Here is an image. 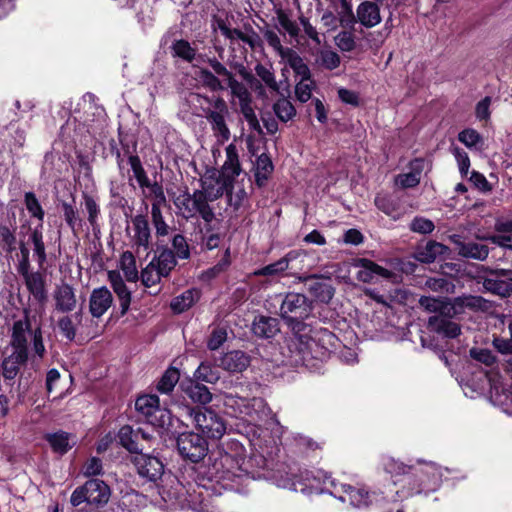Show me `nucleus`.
<instances>
[{"label": "nucleus", "instance_id": "nucleus-10", "mask_svg": "<svg viewBox=\"0 0 512 512\" xmlns=\"http://www.w3.org/2000/svg\"><path fill=\"white\" fill-rule=\"evenodd\" d=\"M326 478V474L320 470L304 469L294 474L291 483L284 487L302 493L318 492Z\"/></svg>", "mask_w": 512, "mask_h": 512}, {"label": "nucleus", "instance_id": "nucleus-51", "mask_svg": "<svg viewBox=\"0 0 512 512\" xmlns=\"http://www.w3.org/2000/svg\"><path fill=\"white\" fill-rule=\"evenodd\" d=\"M16 244L15 228L11 229L7 225L0 223V250L11 253L16 249Z\"/></svg>", "mask_w": 512, "mask_h": 512}, {"label": "nucleus", "instance_id": "nucleus-44", "mask_svg": "<svg viewBox=\"0 0 512 512\" xmlns=\"http://www.w3.org/2000/svg\"><path fill=\"white\" fill-rule=\"evenodd\" d=\"M308 292L319 302L329 303L335 293V289L327 283L315 281L308 285Z\"/></svg>", "mask_w": 512, "mask_h": 512}, {"label": "nucleus", "instance_id": "nucleus-18", "mask_svg": "<svg viewBox=\"0 0 512 512\" xmlns=\"http://www.w3.org/2000/svg\"><path fill=\"white\" fill-rule=\"evenodd\" d=\"M55 310L60 313H70L77 306L75 289L68 283L57 285L53 291Z\"/></svg>", "mask_w": 512, "mask_h": 512}, {"label": "nucleus", "instance_id": "nucleus-41", "mask_svg": "<svg viewBox=\"0 0 512 512\" xmlns=\"http://www.w3.org/2000/svg\"><path fill=\"white\" fill-rule=\"evenodd\" d=\"M382 466L384 471L390 474L391 478L394 479V484H397V477L407 475L412 470V466L406 465L389 456L382 458Z\"/></svg>", "mask_w": 512, "mask_h": 512}, {"label": "nucleus", "instance_id": "nucleus-1", "mask_svg": "<svg viewBox=\"0 0 512 512\" xmlns=\"http://www.w3.org/2000/svg\"><path fill=\"white\" fill-rule=\"evenodd\" d=\"M223 195V190L214 189L212 186L203 185L202 189L195 190L192 194L184 192L175 200L174 204L186 219L200 216L206 223L215 218V213L209 202H213Z\"/></svg>", "mask_w": 512, "mask_h": 512}, {"label": "nucleus", "instance_id": "nucleus-52", "mask_svg": "<svg viewBox=\"0 0 512 512\" xmlns=\"http://www.w3.org/2000/svg\"><path fill=\"white\" fill-rule=\"evenodd\" d=\"M82 315L81 310L76 312L73 316H63L58 320V327L61 334L69 341H73L76 337V325L73 322L75 319H80Z\"/></svg>", "mask_w": 512, "mask_h": 512}, {"label": "nucleus", "instance_id": "nucleus-37", "mask_svg": "<svg viewBox=\"0 0 512 512\" xmlns=\"http://www.w3.org/2000/svg\"><path fill=\"white\" fill-rule=\"evenodd\" d=\"M197 80L201 85L212 92L222 91L226 89V86L219 79V75L215 71H211L207 68H199L196 72Z\"/></svg>", "mask_w": 512, "mask_h": 512}, {"label": "nucleus", "instance_id": "nucleus-57", "mask_svg": "<svg viewBox=\"0 0 512 512\" xmlns=\"http://www.w3.org/2000/svg\"><path fill=\"white\" fill-rule=\"evenodd\" d=\"M483 286L487 291L500 296H509L512 293V285L499 279L485 278Z\"/></svg>", "mask_w": 512, "mask_h": 512}, {"label": "nucleus", "instance_id": "nucleus-26", "mask_svg": "<svg viewBox=\"0 0 512 512\" xmlns=\"http://www.w3.org/2000/svg\"><path fill=\"white\" fill-rule=\"evenodd\" d=\"M448 252L449 248L446 245L430 240L425 245L417 248L414 257L421 263L430 264Z\"/></svg>", "mask_w": 512, "mask_h": 512}, {"label": "nucleus", "instance_id": "nucleus-19", "mask_svg": "<svg viewBox=\"0 0 512 512\" xmlns=\"http://www.w3.org/2000/svg\"><path fill=\"white\" fill-rule=\"evenodd\" d=\"M108 280L111 287L116 294L120 304V314L124 316L130 307L131 303V291L126 286L119 271L111 270L108 272Z\"/></svg>", "mask_w": 512, "mask_h": 512}, {"label": "nucleus", "instance_id": "nucleus-9", "mask_svg": "<svg viewBox=\"0 0 512 512\" xmlns=\"http://www.w3.org/2000/svg\"><path fill=\"white\" fill-rule=\"evenodd\" d=\"M132 226L126 227L131 247L139 252L140 249L148 250L151 242V229L148 219L143 214H138L131 219Z\"/></svg>", "mask_w": 512, "mask_h": 512}, {"label": "nucleus", "instance_id": "nucleus-46", "mask_svg": "<svg viewBox=\"0 0 512 512\" xmlns=\"http://www.w3.org/2000/svg\"><path fill=\"white\" fill-rule=\"evenodd\" d=\"M224 193L227 196L229 206L235 211L239 210L248 198L244 187L236 185L235 182L232 183V186L227 187Z\"/></svg>", "mask_w": 512, "mask_h": 512}, {"label": "nucleus", "instance_id": "nucleus-50", "mask_svg": "<svg viewBox=\"0 0 512 512\" xmlns=\"http://www.w3.org/2000/svg\"><path fill=\"white\" fill-rule=\"evenodd\" d=\"M273 111L282 122H288L296 116V109L287 98L278 99L273 105Z\"/></svg>", "mask_w": 512, "mask_h": 512}, {"label": "nucleus", "instance_id": "nucleus-56", "mask_svg": "<svg viewBox=\"0 0 512 512\" xmlns=\"http://www.w3.org/2000/svg\"><path fill=\"white\" fill-rule=\"evenodd\" d=\"M276 16L279 25L285 30V32L291 37V38H298L300 35V28L296 21L292 20L289 15L282 9H278L276 11Z\"/></svg>", "mask_w": 512, "mask_h": 512}, {"label": "nucleus", "instance_id": "nucleus-28", "mask_svg": "<svg viewBox=\"0 0 512 512\" xmlns=\"http://www.w3.org/2000/svg\"><path fill=\"white\" fill-rule=\"evenodd\" d=\"M27 360L28 355L12 351L10 355L3 359L1 364L4 379L14 380L20 368L26 364Z\"/></svg>", "mask_w": 512, "mask_h": 512}, {"label": "nucleus", "instance_id": "nucleus-64", "mask_svg": "<svg viewBox=\"0 0 512 512\" xmlns=\"http://www.w3.org/2000/svg\"><path fill=\"white\" fill-rule=\"evenodd\" d=\"M247 400L248 398L245 397L227 394L224 398V405L227 409H230L236 417H241L245 412Z\"/></svg>", "mask_w": 512, "mask_h": 512}, {"label": "nucleus", "instance_id": "nucleus-13", "mask_svg": "<svg viewBox=\"0 0 512 512\" xmlns=\"http://www.w3.org/2000/svg\"><path fill=\"white\" fill-rule=\"evenodd\" d=\"M132 463L139 476L151 482H156L164 473L162 461L158 457L142 453V451L133 456Z\"/></svg>", "mask_w": 512, "mask_h": 512}, {"label": "nucleus", "instance_id": "nucleus-58", "mask_svg": "<svg viewBox=\"0 0 512 512\" xmlns=\"http://www.w3.org/2000/svg\"><path fill=\"white\" fill-rule=\"evenodd\" d=\"M255 73L269 89L274 92H279L280 87L271 68L259 63L255 66Z\"/></svg>", "mask_w": 512, "mask_h": 512}, {"label": "nucleus", "instance_id": "nucleus-24", "mask_svg": "<svg viewBox=\"0 0 512 512\" xmlns=\"http://www.w3.org/2000/svg\"><path fill=\"white\" fill-rule=\"evenodd\" d=\"M427 327L430 331L447 338H456L461 333L460 325L444 316H431Z\"/></svg>", "mask_w": 512, "mask_h": 512}, {"label": "nucleus", "instance_id": "nucleus-5", "mask_svg": "<svg viewBox=\"0 0 512 512\" xmlns=\"http://www.w3.org/2000/svg\"><path fill=\"white\" fill-rule=\"evenodd\" d=\"M204 100L209 104V107L203 108V112L211 125L212 131L222 141H227L230 138V130L226 124V117L229 115L226 101L219 96H204Z\"/></svg>", "mask_w": 512, "mask_h": 512}, {"label": "nucleus", "instance_id": "nucleus-29", "mask_svg": "<svg viewBox=\"0 0 512 512\" xmlns=\"http://www.w3.org/2000/svg\"><path fill=\"white\" fill-rule=\"evenodd\" d=\"M458 254L464 258H471L478 261H484L489 255V247L487 245L476 242L454 241Z\"/></svg>", "mask_w": 512, "mask_h": 512}, {"label": "nucleus", "instance_id": "nucleus-33", "mask_svg": "<svg viewBox=\"0 0 512 512\" xmlns=\"http://www.w3.org/2000/svg\"><path fill=\"white\" fill-rule=\"evenodd\" d=\"M274 166L270 157L263 153L256 159L254 168L255 182L259 187H262L267 182L271 173L273 172Z\"/></svg>", "mask_w": 512, "mask_h": 512}, {"label": "nucleus", "instance_id": "nucleus-3", "mask_svg": "<svg viewBox=\"0 0 512 512\" xmlns=\"http://www.w3.org/2000/svg\"><path fill=\"white\" fill-rule=\"evenodd\" d=\"M313 310V302L302 293H287L280 305V316L293 331L305 328L303 320L308 318Z\"/></svg>", "mask_w": 512, "mask_h": 512}, {"label": "nucleus", "instance_id": "nucleus-36", "mask_svg": "<svg viewBox=\"0 0 512 512\" xmlns=\"http://www.w3.org/2000/svg\"><path fill=\"white\" fill-rule=\"evenodd\" d=\"M39 226H40V228H38V227L35 229L31 228V230L28 233L29 234L28 241H31V243L33 244L34 256L37 259L39 267L42 268L47 260V256H46L45 244L43 241V234L41 231L42 224H40Z\"/></svg>", "mask_w": 512, "mask_h": 512}, {"label": "nucleus", "instance_id": "nucleus-8", "mask_svg": "<svg viewBox=\"0 0 512 512\" xmlns=\"http://www.w3.org/2000/svg\"><path fill=\"white\" fill-rule=\"evenodd\" d=\"M420 482L417 486L407 488V496L428 494L436 491L442 483V468L434 462L427 464L426 468L417 473Z\"/></svg>", "mask_w": 512, "mask_h": 512}, {"label": "nucleus", "instance_id": "nucleus-59", "mask_svg": "<svg viewBox=\"0 0 512 512\" xmlns=\"http://www.w3.org/2000/svg\"><path fill=\"white\" fill-rule=\"evenodd\" d=\"M173 54L187 62H192L196 56V50L186 40H177L172 45Z\"/></svg>", "mask_w": 512, "mask_h": 512}, {"label": "nucleus", "instance_id": "nucleus-40", "mask_svg": "<svg viewBox=\"0 0 512 512\" xmlns=\"http://www.w3.org/2000/svg\"><path fill=\"white\" fill-rule=\"evenodd\" d=\"M345 492L347 493L351 505L356 508L368 507L373 503V499L375 498V493L371 494L362 488L348 486Z\"/></svg>", "mask_w": 512, "mask_h": 512}, {"label": "nucleus", "instance_id": "nucleus-48", "mask_svg": "<svg viewBox=\"0 0 512 512\" xmlns=\"http://www.w3.org/2000/svg\"><path fill=\"white\" fill-rule=\"evenodd\" d=\"M458 140L470 150H480L484 143L480 133L472 128H467L459 132Z\"/></svg>", "mask_w": 512, "mask_h": 512}, {"label": "nucleus", "instance_id": "nucleus-17", "mask_svg": "<svg viewBox=\"0 0 512 512\" xmlns=\"http://www.w3.org/2000/svg\"><path fill=\"white\" fill-rule=\"evenodd\" d=\"M357 266L359 270L356 274V278L363 283H373L379 278L391 279L394 276L392 271L379 266L369 259H359Z\"/></svg>", "mask_w": 512, "mask_h": 512}, {"label": "nucleus", "instance_id": "nucleus-60", "mask_svg": "<svg viewBox=\"0 0 512 512\" xmlns=\"http://www.w3.org/2000/svg\"><path fill=\"white\" fill-rule=\"evenodd\" d=\"M62 210L67 225L74 233H76L77 230L82 226V220L78 215L77 209L72 204L63 202Z\"/></svg>", "mask_w": 512, "mask_h": 512}, {"label": "nucleus", "instance_id": "nucleus-34", "mask_svg": "<svg viewBox=\"0 0 512 512\" xmlns=\"http://www.w3.org/2000/svg\"><path fill=\"white\" fill-rule=\"evenodd\" d=\"M46 440L52 450L60 455L67 453L74 446V442L70 441V434L64 431L47 434Z\"/></svg>", "mask_w": 512, "mask_h": 512}, {"label": "nucleus", "instance_id": "nucleus-49", "mask_svg": "<svg viewBox=\"0 0 512 512\" xmlns=\"http://www.w3.org/2000/svg\"><path fill=\"white\" fill-rule=\"evenodd\" d=\"M375 205L388 216L395 218L399 213V203L397 199L390 195L378 194L375 197Z\"/></svg>", "mask_w": 512, "mask_h": 512}, {"label": "nucleus", "instance_id": "nucleus-23", "mask_svg": "<svg viewBox=\"0 0 512 512\" xmlns=\"http://www.w3.org/2000/svg\"><path fill=\"white\" fill-rule=\"evenodd\" d=\"M84 490L88 494V504L105 505L110 497L109 486L100 479H90L85 482Z\"/></svg>", "mask_w": 512, "mask_h": 512}, {"label": "nucleus", "instance_id": "nucleus-4", "mask_svg": "<svg viewBox=\"0 0 512 512\" xmlns=\"http://www.w3.org/2000/svg\"><path fill=\"white\" fill-rule=\"evenodd\" d=\"M180 410V416L190 420L208 438L220 439L225 434L226 425L216 412L207 408L190 406H184Z\"/></svg>", "mask_w": 512, "mask_h": 512}, {"label": "nucleus", "instance_id": "nucleus-6", "mask_svg": "<svg viewBox=\"0 0 512 512\" xmlns=\"http://www.w3.org/2000/svg\"><path fill=\"white\" fill-rule=\"evenodd\" d=\"M136 410L153 426L164 427L170 421V412L160 408L157 395H143L135 401Z\"/></svg>", "mask_w": 512, "mask_h": 512}, {"label": "nucleus", "instance_id": "nucleus-25", "mask_svg": "<svg viewBox=\"0 0 512 512\" xmlns=\"http://www.w3.org/2000/svg\"><path fill=\"white\" fill-rule=\"evenodd\" d=\"M252 331L259 338H273L280 332L279 320L270 316H257L252 323Z\"/></svg>", "mask_w": 512, "mask_h": 512}, {"label": "nucleus", "instance_id": "nucleus-2", "mask_svg": "<svg viewBox=\"0 0 512 512\" xmlns=\"http://www.w3.org/2000/svg\"><path fill=\"white\" fill-rule=\"evenodd\" d=\"M298 332V330H295L294 333L286 339V351H284L283 354L287 357V361L290 365L308 366L310 360L319 358L324 352L319 348L315 339L305 334H299Z\"/></svg>", "mask_w": 512, "mask_h": 512}, {"label": "nucleus", "instance_id": "nucleus-55", "mask_svg": "<svg viewBox=\"0 0 512 512\" xmlns=\"http://www.w3.org/2000/svg\"><path fill=\"white\" fill-rule=\"evenodd\" d=\"M354 29H343L334 38L336 46L343 52H351L356 48Z\"/></svg>", "mask_w": 512, "mask_h": 512}, {"label": "nucleus", "instance_id": "nucleus-22", "mask_svg": "<svg viewBox=\"0 0 512 512\" xmlns=\"http://www.w3.org/2000/svg\"><path fill=\"white\" fill-rule=\"evenodd\" d=\"M301 255H304L302 251L292 250L289 251L284 257L280 258L274 263L266 265L260 269L254 271L255 276H267V277H275L283 274L286 270L289 269V265L291 262L296 260Z\"/></svg>", "mask_w": 512, "mask_h": 512}, {"label": "nucleus", "instance_id": "nucleus-61", "mask_svg": "<svg viewBox=\"0 0 512 512\" xmlns=\"http://www.w3.org/2000/svg\"><path fill=\"white\" fill-rule=\"evenodd\" d=\"M151 219L157 236H166L169 234V226L166 224L161 208L158 204L151 205Z\"/></svg>", "mask_w": 512, "mask_h": 512}, {"label": "nucleus", "instance_id": "nucleus-35", "mask_svg": "<svg viewBox=\"0 0 512 512\" xmlns=\"http://www.w3.org/2000/svg\"><path fill=\"white\" fill-rule=\"evenodd\" d=\"M421 164L422 161L418 159L412 162V171L397 175L395 178L396 185L404 189L417 186L420 183Z\"/></svg>", "mask_w": 512, "mask_h": 512}, {"label": "nucleus", "instance_id": "nucleus-47", "mask_svg": "<svg viewBox=\"0 0 512 512\" xmlns=\"http://www.w3.org/2000/svg\"><path fill=\"white\" fill-rule=\"evenodd\" d=\"M83 198L84 207L88 214V222L91 225L93 232L96 234L97 232H100V225L98 223L100 207L91 195L84 193Z\"/></svg>", "mask_w": 512, "mask_h": 512}, {"label": "nucleus", "instance_id": "nucleus-32", "mask_svg": "<svg viewBox=\"0 0 512 512\" xmlns=\"http://www.w3.org/2000/svg\"><path fill=\"white\" fill-rule=\"evenodd\" d=\"M151 264L160 272V275L167 277L175 268L177 261L174 252L164 248L152 259Z\"/></svg>", "mask_w": 512, "mask_h": 512}, {"label": "nucleus", "instance_id": "nucleus-14", "mask_svg": "<svg viewBox=\"0 0 512 512\" xmlns=\"http://www.w3.org/2000/svg\"><path fill=\"white\" fill-rule=\"evenodd\" d=\"M24 319L13 323L10 346L12 351L28 355V339L33 336L28 310H24Z\"/></svg>", "mask_w": 512, "mask_h": 512}, {"label": "nucleus", "instance_id": "nucleus-30", "mask_svg": "<svg viewBox=\"0 0 512 512\" xmlns=\"http://www.w3.org/2000/svg\"><path fill=\"white\" fill-rule=\"evenodd\" d=\"M181 386L184 393L193 402L205 405L212 400V394L209 389L197 380H190L187 383H183Z\"/></svg>", "mask_w": 512, "mask_h": 512}, {"label": "nucleus", "instance_id": "nucleus-63", "mask_svg": "<svg viewBox=\"0 0 512 512\" xmlns=\"http://www.w3.org/2000/svg\"><path fill=\"white\" fill-rule=\"evenodd\" d=\"M197 381L207 383H216L219 379V373L210 364L202 362L194 373Z\"/></svg>", "mask_w": 512, "mask_h": 512}, {"label": "nucleus", "instance_id": "nucleus-15", "mask_svg": "<svg viewBox=\"0 0 512 512\" xmlns=\"http://www.w3.org/2000/svg\"><path fill=\"white\" fill-rule=\"evenodd\" d=\"M24 279L27 290L33 300L44 308L48 301V292L44 276L40 272H30L29 269L18 272Z\"/></svg>", "mask_w": 512, "mask_h": 512}, {"label": "nucleus", "instance_id": "nucleus-7", "mask_svg": "<svg viewBox=\"0 0 512 512\" xmlns=\"http://www.w3.org/2000/svg\"><path fill=\"white\" fill-rule=\"evenodd\" d=\"M177 448L180 455L192 463L200 462L208 453L207 441L193 432L181 433L177 438Z\"/></svg>", "mask_w": 512, "mask_h": 512}, {"label": "nucleus", "instance_id": "nucleus-11", "mask_svg": "<svg viewBox=\"0 0 512 512\" xmlns=\"http://www.w3.org/2000/svg\"><path fill=\"white\" fill-rule=\"evenodd\" d=\"M207 63L226 82V87L231 90V94L239 100V103L252 99L250 92L245 85L235 79L233 73L229 71L216 57L208 58Z\"/></svg>", "mask_w": 512, "mask_h": 512}, {"label": "nucleus", "instance_id": "nucleus-62", "mask_svg": "<svg viewBox=\"0 0 512 512\" xmlns=\"http://www.w3.org/2000/svg\"><path fill=\"white\" fill-rule=\"evenodd\" d=\"M425 286L434 292L453 293L455 285L444 277H431L425 282Z\"/></svg>", "mask_w": 512, "mask_h": 512}, {"label": "nucleus", "instance_id": "nucleus-12", "mask_svg": "<svg viewBox=\"0 0 512 512\" xmlns=\"http://www.w3.org/2000/svg\"><path fill=\"white\" fill-rule=\"evenodd\" d=\"M226 160L221 168V173L217 180V189L225 191L232 183L235 182L236 177L241 173V166L238 158V151L234 144H229L226 149Z\"/></svg>", "mask_w": 512, "mask_h": 512}, {"label": "nucleus", "instance_id": "nucleus-42", "mask_svg": "<svg viewBox=\"0 0 512 512\" xmlns=\"http://www.w3.org/2000/svg\"><path fill=\"white\" fill-rule=\"evenodd\" d=\"M119 264L127 281L136 282L139 279L136 258L132 251H124L120 256Z\"/></svg>", "mask_w": 512, "mask_h": 512}, {"label": "nucleus", "instance_id": "nucleus-16", "mask_svg": "<svg viewBox=\"0 0 512 512\" xmlns=\"http://www.w3.org/2000/svg\"><path fill=\"white\" fill-rule=\"evenodd\" d=\"M342 12V10L326 9L321 15V24L327 32L335 31L339 26L343 29H354L356 18L354 12Z\"/></svg>", "mask_w": 512, "mask_h": 512}, {"label": "nucleus", "instance_id": "nucleus-54", "mask_svg": "<svg viewBox=\"0 0 512 512\" xmlns=\"http://www.w3.org/2000/svg\"><path fill=\"white\" fill-rule=\"evenodd\" d=\"M128 162L133 171L134 177L139 186L144 189V186L150 185V180L147 176L145 169L142 166L141 160L138 155L131 154L128 157Z\"/></svg>", "mask_w": 512, "mask_h": 512}, {"label": "nucleus", "instance_id": "nucleus-43", "mask_svg": "<svg viewBox=\"0 0 512 512\" xmlns=\"http://www.w3.org/2000/svg\"><path fill=\"white\" fill-rule=\"evenodd\" d=\"M283 60L287 62V64L291 67L297 76L301 77L300 80L312 79L308 65L295 50L289 52V54Z\"/></svg>", "mask_w": 512, "mask_h": 512}, {"label": "nucleus", "instance_id": "nucleus-21", "mask_svg": "<svg viewBox=\"0 0 512 512\" xmlns=\"http://www.w3.org/2000/svg\"><path fill=\"white\" fill-rule=\"evenodd\" d=\"M355 18L356 23L359 22L366 28H373L382 20L380 7L375 2L363 1L357 6Z\"/></svg>", "mask_w": 512, "mask_h": 512}, {"label": "nucleus", "instance_id": "nucleus-20", "mask_svg": "<svg viewBox=\"0 0 512 512\" xmlns=\"http://www.w3.org/2000/svg\"><path fill=\"white\" fill-rule=\"evenodd\" d=\"M113 303L112 293L105 286L96 288L91 292L89 299V311L95 318H100Z\"/></svg>", "mask_w": 512, "mask_h": 512}, {"label": "nucleus", "instance_id": "nucleus-38", "mask_svg": "<svg viewBox=\"0 0 512 512\" xmlns=\"http://www.w3.org/2000/svg\"><path fill=\"white\" fill-rule=\"evenodd\" d=\"M31 230V225L28 220H25L21 226H20V232H19V250L21 254V259L18 264V272L23 271L26 269H30V259H29V249H28V243L24 240L25 236L28 235L29 231Z\"/></svg>", "mask_w": 512, "mask_h": 512}, {"label": "nucleus", "instance_id": "nucleus-31", "mask_svg": "<svg viewBox=\"0 0 512 512\" xmlns=\"http://www.w3.org/2000/svg\"><path fill=\"white\" fill-rule=\"evenodd\" d=\"M140 433H142L141 428L134 430L131 426L125 425L121 427L118 432L119 442L129 452L136 455L142 451V448L138 444Z\"/></svg>", "mask_w": 512, "mask_h": 512}, {"label": "nucleus", "instance_id": "nucleus-27", "mask_svg": "<svg viewBox=\"0 0 512 512\" xmlns=\"http://www.w3.org/2000/svg\"><path fill=\"white\" fill-rule=\"evenodd\" d=\"M250 364L249 357L242 351L234 350L225 353L218 365L224 370L232 373L244 371Z\"/></svg>", "mask_w": 512, "mask_h": 512}, {"label": "nucleus", "instance_id": "nucleus-53", "mask_svg": "<svg viewBox=\"0 0 512 512\" xmlns=\"http://www.w3.org/2000/svg\"><path fill=\"white\" fill-rule=\"evenodd\" d=\"M262 33L268 45L275 50L282 59L293 50L292 48L282 46L280 37L274 30L265 28L262 30Z\"/></svg>", "mask_w": 512, "mask_h": 512}, {"label": "nucleus", "instance_id": "nucleus-45", "mask_svg": "<svg viewBox=\"0 0 512 512\" xmlns=\"http://www.w3.org/2000/svg\"><path fill=\"white\" fill-rule=\"evenodd\" d=\"M180 379L179 370L170 367L168 368L160 378L157 384V391L162 394H170Z\"/></svg>", "mask_w": 512, "mask_h": 512}, {"label": "nucleus", "instance_id": "nucleus-39", "mask_svg": "<svg viewBox=\"0 0 512 512\" xmlns=\"http://www.w3.org/2000/svg\"><path fill=\"white\" fill-rule=\"evenodd\" d=\"M198 299L199 292L195 289H189L175 297L171 301L170 307L175 313H183L190 309Z\"/></svg>", "mask_w": 512, "mask_h": 512}]
</instances>
